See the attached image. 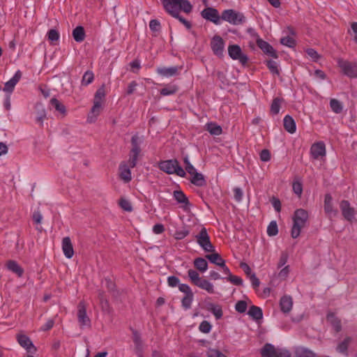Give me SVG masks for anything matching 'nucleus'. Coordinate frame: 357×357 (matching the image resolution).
Listing matches in <instances>:
<instances>
[{
	"label": "nucleus",
	"mask_w": 357,
	"mask_h": 357,
	"mask_svg": "<svg viewBox=\"0 0 357 357\" xmlns=\"http://www.w3.org/2000/svg\"><path fill=\"white\" fill-rule=\"evenodd\" d=\"M165 10L173 17L178 19L187 29H190L191 24L180 15V11L185 13L192 11V6L188 0H161Z\"/></svg>",
	"instance_id": "1"
},
{
	"label": "nucleus",
	"mask_w": 357,
	"mask_h": 357,
	"mask_svg": "<svg viewBox=\"0 0 357 357\" xmlns=\"http://www.w3.org/2000/svg\"><path fill=\"white\" fill-rule=\"evenodd\" d=\"M308 219L307 212L302 208L295 211L293 217L294 224L291 231V237L296 238L299 236L301 229L305 227Z\"/></svg>",
	"instance_id": "2"
},
{
	"label": "nucleus",
	"mask_w": 357,
	"mask_h": 357,
	"mask_svg": "<svg viewBox=\"0 0 357 357\" xmlns=\"http://www.w3.org/2000/svg\"><path fill=\"white\" fill-rule=\"evenodd\" d=\"M142 142L143 139L139 135H134L131 139L132 149L129 155V159L128 161H126L131 167H135L137 165L141 152L140 145Z\"/></svg>",
	"instance_id": "3"
},
{
	"label": "nucleus",
	"mask_w": 357,
	"mask_h": 357,
	"mask_svg": "<svg viewBox=\"0 0 357 357\" xmlns=\"http://www.w3.org/2000/svg\"><path fill=\"white\" fill-rule=\"evenodd\" d=\"M159 167L163 172L169 174H176L179 176L183 177L185 172L183 169L179 166L178 162L176 160H169L161 162L159 164Z\"/></svg>",
	"instance_id": "4"
},
{
	"label": "nucleus",
	"mask_w": 357,
	"mask_h": 357,
	"mask_svg": "<svg viewBox=\"0 0 357 357\" xmlns=\"http://www.w3.org/2000/svg\"><path fill=\"white\" fill-rule=\"evenodd\" d=\"M263 357H291L290 354L280 349H276L271 344H266L261 350Z\"/></svg>",
	"instance_id": "5"
},
{
	"label": "nucleus",
	"mask_w": 357,
	"mask_h": 357,
	"mask_svg": "<svg viewBox=\"0 0 357 357\" xmlns=\"http://www.w3.org/2000/svg\"><path fill=\"white\" fill-rule=\"evenodd\" d=\"M222 19L230 24L237 25L245 22V17L241 13L234 10H226L222 14Z\"/></svg>",
	"instance_id": "6"
},
{
	"label": "nucleus",
	"mask_w": 357,
	"mask_h": 357,
	"mask_svg": "<svg viewBox=\"0 0 357 357\" xmlns=\"http://www.w3.org/2000/svg\"><path fill=\"white\" fill-rule=\"evenodd\" d=\"M198 244L206 252H213L214 247L210 241L209 236L205 228H202L198 235L196 236Z\"/></svg>",
	"instance_id": "7"
},
{
	"label": "nucleus",
	"mask_w": 357,
	"mask_h": 357,
	"mask_svg": "<svg viewBox=\"0 0 357 357\" xmlns=\"http://www.w3.org/2000/svg\"><path fill=\"white\" fill-rule=\"evenodd\" d=\"M77 319L80 328H89L91 327V320L86 314V307L83 302H80L77 306Z\"/></svg>",
	"instance_id": "8"
},
{
	"label": "nucleus",
	"mask_w": 357,
	"mask_h": 357,
	"mask_svg": "<svg viewBox=\"0 0 357 357\" xmlns=\"http://www.w3.org/2000/svg\"><path fill=\"white\" fill-rule=\"evenodd\" d=\"M337 63L342 72L351 78L357 77V65L343 59H338Z\"/></svg>",
	"instance_id": "9"
},
{
	"label": "nucleus",
	"mask_w": 357,
	"mask_h": 357,
	"mask_svg": "<svg viewBox=\"0 0 357 357\" xmlns=\"http://www.w3.org/2000/svg\"><path fill=\"white\" fill-rule=\"evenodd\" d=\"M340 208L342 215L345 220L349 222L355 220L356 211L351 206L349 202L347 200H342L340 204Z\"/></svg>",
	"instance_id": "10"
},
{
	"label": "nucleus",
	"mask_w": 357,
	"mask_h": 357,
	"mask_svg": "<svg viewBox=\"0 0 357 357\" xmlns=\"http://www.w3.org/2000/svg\"><path fill=\"white\" fill-rule=\"evenodd\" d=\"M229 56L234 60H238L242 63H245L248 58L242 53L241 47L237 45H232L228 47Z\"/></svg>",
	"instance_id": "11"
},
{
	"label": "nucleus",
	"mask_w": 357,
	"mask_h": 357,
	"mask_svg": "<svg viewBox=\"0 0 357 357\" xmlns=\"http://www.w3.org/2000/svg\"><path fill=\"white\" fill-rule=\"evenodd\" d=\"M201 15L203 18L206 20L211 21L215 24H218L220 23V15L218 10L213 8L208 7L204 9Z\"/></svg>",
	"instance_id": "12"
},
{
	"label": "nucleus",
	"mask_w": 357,
	"mask_h": 357,
	"mask_svg": "<svg viewBox=\"0 0 357 357\" xmlns=\"http://www.w3.org/2000/svg\"><path fill=\"white\" fill-rule=\"evenodd\" d=\"M18 343L31 354L36 352V347L33 344L29 337L24 334H18L17 336Z\"/></svg>",
	"instance_id": "13"
},
{
	"label": "nucleus",
	"mask_w": 357,
	"mask_h": 357,
	"mask_svg": "<svg viewBox=\"0 0 357 357\" xmlns=\"http://www.w3.org/2000/svg\"><path fill=\"white\" fill-rule=\"evenodd\" d=\"M211 47L213 53L221 56L223 54L225 49V43L223 39L219 36H215L211 41Z\"/></svg>",
	"instance_id": "14"
},
{
	"label": "nucleus",
	"mask_w": 357,
	"mask_h": 357,
	"mask_svg": "<svg viewBox=\"0 0 357 357\" xmlns=\"http://www.w3.org/2000/svg\"><path fill=\"white\" fill-rule=\"evenodd\" d=\"M131 168L126 161L121 162L119 165V175L120 178L126 183L132 180Z\"/></svg>",
	"instance_id": "15"
},
{
	"label": "nucleus",
	"mask_w": 357,
	"mask_h": 357,
	"mask_svg": "<svg viewBox=\"0 0 357 357\" xmlns=\"http://www.w3.org/2000/svg\"><path fill=\"white\" fill-rule=\"evenodd\" d=\"M22 77V73L20 70H17L14 76L8 82L5 83L3 91L8 93L9 95L13 91L15 85L20 80Z\"/></svg>",
	"instance_id": "16"
},
{
	"label": "nucleus",
	"mask_w": 357,
	"mask_h": 357,
	"mask_svg": "<svg viewBox=\"0 0 357 357\" xmlns=\"http://www.w3.org/2000/svg\"><path fill=\"white\" fill-rule=\"evenodd\" d=\"M181 70V67L178 66L159 67L157 68L156 71L160 75L169 77L178 74Z\"/></svg>",
	"instance_id": "17"
},
{
	"label": "nucleus",
	"mask_w": 357,
	"mask_h": 357,
	"mask_svg": "<svg viewBox=\"0 0 357 357\" xmlns=\"http://www.w3.org/2000/svg\"><path fill=\"white\" fill-rule=\"evenodd\" d=\"M324 211L329 217H334L337 214V211L333 207V198L330 194L325 195Z\"/></svg>",
	"instance_id": "18"
},
{
	"label": "nucleus",
	"mask_w": 357,
	"mask_h": 357,
	"mask_svg": "<svg viewBox=\"0 0 357 357\" xmlns=\"http://www.w3.org/2000/svg\"><path fill=\"white\" fill-rule=\"evenodd\" d=\"M258 47L266 54L277 58L278 55L273 47L264 40L259 38L257 40Z\"/></svg>",
	"instance_id": "19"
},
{
	"label": "nucleus",
	"mask_w": 357,
	"mask_h": 357,
	"mask_svg": "<svg viewBox=\"0 0 357 357\" xmlns=\"http://www.w3.org/2000/svg\"><path fill=\"white\" fill-rule=\"evenodd\" d=\"M311 154L315 159L324 156L326 154L324 144L322 142L314 143L311 147Z\"/></svg>",
	"instance_id": "20"
},
{
	"label": "nucleus",
	"mask_w": 357,
	"mask_h": 357,
	"mask_svg": "<svg viewBox=\"0 0 357 357\" xmlns=\"http://www.w3.org/2000/svg\"><path fill=\"white\" fill-rule=\"evenodd\" d=\"M62 250L65 255V256L68 259H70L73 257L74 255V250L73 244L71 243L70 238L69 237H65L62 241Z\"/></svg>",
	"instance_id": "21"
},
{
	"label": "nucleus",
	"mask_w": 357,
	"mask_h": 357,
	"mask_svg": "<svg viewBox=\"0 0 357 357\" xmlns=\"http://www.w3.org/2000/svg\"><path fill=\"white\" fill-rule=\"evenodd\" d=\"M280 305L284 313L289 312L293 307V299L290 296H284L281 298Z\"/></svg>",
	"instance_id": "22"
},
{
	"label": "nucleus",
	"mask_w": 357,
	"mask_h": 357,
	"mask_svg": "<svg viewBox=\"0 0 357 357\" xmlns=\"http://www.w3.org/2000/svg\"><path fill=\"white\" fill-rule=\"evenodd\" d=\"M6 267L18 277H22L24 273V269L14 260H8L6 262Z\"/></svg>",
	"instance_id": "23"
},
{
	"label": "nucleus",
	"mask_w": 357,
	"mask_h": 357,
	"mask_svg": "<svg viewBox=\"0 0 357 357\" xmlns=\"http://www.w3.org/2000/svg\"><path fill=\"white\" fill-rule=\"evenodd\" d=\"M174 197L175 199L178 202V203L183 204V208L185 211L189 210L190 204L188 198L183 194L182 191L176 190L174 192Z\"/></svg>",
	"instance_id": "24"
},
{
	"label": "nucleus",
	"mask_w": 357,
	"mask_h": 357,
	"mask_svg": "<svg viewBox=\"0 0 357 357\" xmlns=\"http://www.w3.org/2000/svg\"><path fill=\"white\" fill-rule=\"evenodd\" d=\"M102 105L93 102V105L88 115V121L94 122L102 111Z\"/></svg>",
	"instance_id": "25"
},
{
	"label": "nucleus",
	"mask_w": 357,
	"mask_h": 357,
	"mask_svg": "<svg viewBox=\"0 0 357 357\" xmlns=\"http://www.w3.org/2000/svg\"><path fill=\"white\" fill-rule=\"evenodd\" d=\"M197 287L203 290H205L210 294H213L215 293L213 284L206 279L202 278V280L197 284Z\"/></svg>",
	"instance_id": "26"
},
{
	"label": "nucleus",
	"mask_w": 357,
	"mask_h": 357,
	"mask_svg": "<svg viewBox=\"0 0 357 357\" xmlns=\"http://www.w3.org/2000/svg\"><path fill=\"white\" fill-rule=\"evenodd\" d=\"M50 104L52 108H54L58 113L62 116L66 115V109L63 104L59 102L56 98H52L50 100Z\"/></svg>",
	"instance_id": "27"
},
{
	"label": "nucleus",
	"mask_w": 357,
	"mask_h": 357,
	"mask_svg": "<svg viewBox=\"0 0 357 357\" xmlns=\"http://www.w3.org/2000/svg\"><path fill=\"white\" fill-rule=\"evenodd\" d=\"M212 254L207 255L206 257L213 264H216L217 266H224V264L225 263V261L221 257V256L217 253L215 252V250L213 252H211Z\"/></svg>",
	"instance_id": "28"
},
{
	"label": "nucleus",
	"mask_w": 357,
	"mask_h": 357,
	"mask_svg": "<svg viewBox=\"0 0 357 357\" xmlns=\"http://www.w3.org/2000/svg\"><path fill=\"white\" fill-rule=\"evenodd\" d=\"M284 127L285 130L290 133L296 131V123L294 120L289 115L284 118Z\"/></svg>",
	"instance_id": "29"
},
{
	"label": "nucleus",
	"mask_w": 357,
	"mask_h": 357,
	"mask_svg": "<svg viewBox=\"0 0 357 357\" xmlns=\"http://www.w3.org/2000/svg\"><path fill=\"white\" fill-rule=\"evenodd\" d=\"M190 175L192 176L191 182L194 185L203 186L206 184L204 176L202 174L197 172L196 170L195 171V173L190 174Z\"/></svg>",
	"instance_id": "30"
},
{
	"label": "nucleus",
	"mask_w": 357,
	"mask_h": 357,
	"mask_svg": "<svg viewBox=\"0 0 357 357\" xmlns=\"http://www.w3.org/2000/svg\"><path fill=\"white\" fill-rule=\"evenodd\" d=\"M105 95L106 93L105 86H102L96 91L94 96L93 102L103 105Z\"/></svg>",
	"instance_id": "31"
},
{
	"label": "nucleus",
	"mask_w": 357,
	"mask_h": 357,
	"mask_svg": "<svg viewBox=\"0 0 357 357\" xmlns=\"http://www.w3.org/2000/svg\"><path fill=\"white\" fill-rule=\"evenodd\" d=\"M73 36L75 41L80 43L85 38V32L84 28L81 26H77L73 31Z\"/></svg>",
	"instance_id": "32"
},
{
	"label": "nucleus",
	"mask_w": 357,
	"mask_h": 357,
	"mask_svg": "<svg viewBox=\"0 0 357 357\" xmlns=\"http://www.w3.org/2000/svg\"><path fill=\"white\" fill-rule=\"evenodd\" d=\"M330 107L332 111L335 114L341 113L343 109L342 103L335 98H332L330 100Z\"/></svg>",
	"instance_id": "33"
},
{
	"label": "nucleus",
	"mask_w": 357,
	"mask_h": 357,
	"mask_svg": "<svg viewBox=\"0 0 357 357\" xmlns=\"http://www.w3.org/2000/svg\"><path fill=\"white\" fill-rule=\"evenodd\" d=\"M194 266L201 272H204L208 268V263L204 258H197L194 261Z\"/></svg>",
	"instance_id": "34"
},
{
	"label": "nucleus",
	"mask_w": 357,
	"mask_h": 357,
	"mask_svg": "<svg viewBox=\"0 0 357 357\" xmlns=\"http://www.w3.org/2000/svg\"><path fill=\"white\" fill-rule=\"evenodd\" d=\"M208 310L211 311L217 319H219L222 316V310L219 305H215L213 303H210L207 307Z\"/></svg>",
	"instance_id": "35"
},
{
	"label": "nucleus",
	"mask_w": 357,
	"mask_h": 357,
	"mask_svg": "<svg viewBox=\"0 0 357 357\" xmlns=\"http://www.w3.org/2000/svg\"><path fill=\"white\" fill-rule=\"evenodd\" d=\"M188 274L191 282L196 286L203 278L199 276L197 271L192 269L188 270Z\"/></svg>",
	"instance_id": "36"
},
{
	"label": "nucleus",
	"mask_w": 357,
	"mask_h": 357,
	"mask_svg": "<svg viewBox=\"0 0 357 357\" xmlns=\"http://www.w3.org/2000/svg\"><path fill=\"white\" fill-rule=\"evenodd\" d=\"M296 357H314V354L305 348H298L296 351Z\"/></svg>",
	"instance_id": "37"
},
{
	"label": "nucleus",
	"mask_w": 357,
	"mask_h": 357,
	"mask_svg": "<svg viewBox=\"0 0 357 357\" xmlns=\"http://www.w3.org/2000/svg\"><path fill=\"white\" fill-rule=\"evenodd\" d=\"M248 314L255 319H259L262 317L261 310L257 306H252L248 311Z\"/></svg>",
	"instance_id": "38"
},
{
	"label": "nucleus",
	"mask_w": 357,
	"mask_h": 357,
	"mask_svg": "<svg viewBox=\"0 0 357 357\" xmlns=\"http://www.w3.org/2000/svg\"><path fill=\"white\" fill-rule=\"evenodd\" d=\"M327 320L333 326L336 331H340V321L333 314H329L327 317Z\"/></svg>",
	"instance_id": "39"
},
{
	"label": "nucleus",
	"mask_w": 357,
	"mask_h": 357,
	"mask_svg": "<svg viewBox=\"0 0 357 357\" xmlns=\"http://www.w3.org/2000/svg\"><path fill=\"white\" fill-rule=\"evenodd\" d=\"M132 335H133L132 338H133V341L135 342L136 349L138 351L142 350L143 342H142L140 334L137 331H134L132 333Z\"/></svg>",
	"instance_id": "40"
},
{
	"label": "nucleus",
	"mask_w": 357,
	"mask_h": 357,
	"mask_svg": "<svg viewBox=\"0 0 357 357\" xmlns=\"http://www.w3.org/2000/svg\"><path fill=\"white\" fill-rule=\"evenodd\" d=\"M292 188L294 192L298 197H301L303 192L302 183L298 178H296L293 182Z\"/></svg>",
	"instance_id": "41"
},
{
	"label": "nucleus",
	"mask_w": 357,
	"mask_h": 357,
	"mask_svg": "<svg viewBox=\"0 0 357 357\" xmlns=\"http://www.w3.org/2000/svg\"><path fill=\"white\" fill-rule=\"evenodd\" d=\"M206 130L210 134H221L222 128L220 126L214 123H210L206 124Z\"/></svg>",
	"instance_id": "42"
},
{
	"label": "nucleus",
	"mask_w": 357,
	"mask_h": 357,
	"mask_svg": "<svg viewBox=\"0 0 357 357\" xmlns=\"http://www.w3.org/2000/svg\"><path fill=\"white\" fill-rule=\"evenodd\" d=\"M281 102H282V100L278 98H275L273 99V102L271 106V112L273 114H277L279 113Z\"/></svg>",
	"instance_id": "43"
},
{
	"label": "nucleus",
	"mask_w": 357,
	"mask_h": 357,
	"mask_svg": "<svg viewBox=\"0 0 357 357\" xmlns=\"http://www.w3.org/2000/svg\"><path fill=\"white\" fill-rule=\"evenodd\" d=\"M280 43L283 45L287 46L289 47H293L296 44L295 40L292 36H287L282 37L280 39Z\"/></svg>",
	"instance_id": "44"
},
{
	"label": "nucleus",
	"mask_w": 357,
	"mask_h": 357,
	"mask_svg": "<svg viewBox=\"0 0 357 357\" xmlns=\"http://www.w3.org/2000/svg\"><path fill=\"white\" fill-rule=\"evenodd\" d=\"M177 90L178 87L176 85H169L161 89L160 94L162 96H169L175 93Z\"/></svg>",
	"instance_id": "45"
},
{
	"label": "nucleus",
	"mask_w": 357,
	"mask_h": 357,
	"mask_svg": "<svg viewBox=\"0 0 357 357\" xmlns=\"http://www.w3.org/2000/svg\"><path fill=\"white\" fill-rule=\"evenodd\" d=\"M93 73L91 71H86L82 77V84L83 85L86 86L91 84L93 82Z\"/></svg>",
	"instance_id": "46"
},
{
	"label": "nucleus",
	"mask_w": 357,
	"mask_h": 357,
	"mask_svg": "<svg viewBox=\"0 0 357 357\" xmlns=\"http://www.w3.org/2000/svg\"><path fill=\"white\" fill-rule=\"evenodd\" d=\"M59 33L56 29H50L47 33L48 40L52 43L54 44V42H56L59 39Z\"/></svg>",
	"instance_id": "47"
},
{
	"label": "nucleus",
	"mask_w": 357,
	"mask_h": 357,
	"mask_svg": "<svg viewBox=\"0 0 357 357\" xmlns=\"http://www.w3.org/2000/svg\"><path fill=\"white\" fill-rule=\"evenodd\" d=\"M278 232V225L275 221H272L267 228V234L270 236H275Z\"/></svg>",
	"instance_id": "48"
},
{
	"label": "nucleus",
	"mask_w": 357,
	"mask_h": 357,
	"mask_svg": "<svg viewBox=\"0 0 357 357\" xmlns=\"http://www.w3.org/2000/svg\"><path fill=\"white\" fill-rule=\"evenodd\" d=\"M119 205L126 211L130 212L132 211L131 203L125 198H121L119 200Z\"/></svg>",
	"instance_id": "49"
},
{
	"label": "nucleus",
	"mask_w": 357,
	"mask_h": 357,
	"mask_svg": "<svg viewBox=\"0 0 357 357\" xmlns=\"http://www.w3.org/2000/svg\"><path fill=\"white\" fill-rule=\"evenodd\" d=\"M267 67L270 71L274 75H279L280 72L278 68V64L275 61L269 60L267 61Z\"/></svg>",
	"instance_id": "50"
},
{
	"label": "nucleus",
	"mask_w": 357,
	"mask_h": 357,
	"mask_svg": "<svg viewBox=\"0 0 357 357\" xmlns=\"http://www.w3.org/2000/svg\"><path fill=\"white\" fill-rule=\"evenodd\" d=\"M212 326L207 321H203L199 327V329L201 332L204 333H208L211 330Z\"/></svg>",
	"instance_id": "51"
},
{
	"label": "nucleus",
	"mask_w": 357,
	"mask_h": 357,
	"mask_svg": "<svg viewBox=\"0 0 357 357\" xmlns=\"http://www.w3.org/2000/svg\"><path fill=\"white\" fill-rule=\"evenodd\" d=\"M189 233L190 231L188 229H183L181 231H176L174 234V237L176 240H181L186 237L189 234Z\"/></svg>",
	"instance_id": "52"
},
{
	"label": "nucleus",
	"mask_w": 357,
	"mask_h": 357,
	"mask_svg": "<svg viewBox=\"0 0 357 357\" xmlns=\"http://www.w3.org/2000/svg\"><path fill=\"white\" fill-rule=\"evenodd\" d=\"M193 298V294L185 295L182 299V305L185 308H189L191 305Z\"/></svg>",
	"instance_id": "53"
},
{
	"label": "nucleus",
	"mask_w": 357,
	"mask_h": 357,
	"mask_svg": "<svg viewBox=\"0 0 357 357\" xmlns=\"http://www.w3.org/2000/svg\"><path fill=\"white\" fill-rule=\"evenodd\" d=\"M235 309L238 312H244L247 309V303L244 301H239L236 303Z\"/></svg>",
	"instance_id": "54"
},
{
	"label": "nucleus",
	"mask_w": 357,
	"mask_h": 357,
	"mask_svg": "<svg viewBox=\"0 0 357 357\" xmlns=\"http://www.w3.org/2000/svg\"><path fill=\"white\" fill-rule=\"evenodd\" d=\"M350 342V338H346L342 342L339 344L337 350L340 353H344L347 351L348 344Z\"/></svg>",
	"instance_id": "55"
},
{
	"label": "nucleus",
	"mask_w": 357,
	"mask_h": 357,
	"mask_svg": "<svg viewBox=\"0 0 357 357\" xmlns=\"http://www.w3.org/2000/svg\"><path fill=\"white\" fill-rule=\"evenodd\" d=\"M260 159L263 162H268L271 160V153L268 150L264 149L260 153Z\"/></svg>",
	"instance_id": "56"
},
{
	"label": "nucleus",
	"mask_w": 357,
	"mask_h": 357,
	"mask_svg": "<svg viewBox=\"0 0 357 357\" xmlns=\"http://www.w3.org/2000/svg\"><path fill=\"white\" fill-rule=\"evenodd\" d=\"M243 190L240 188H235L234 189V199L237 201V202H241L242 200V198H243Z\"/></svg>",
	"instance_id": "57"
},
{
	"label": "nucleus",
	"mask_w": 357,
	"mask_h": 357,
	"mask_svg": "<svg viewBox=\"0 0 357 357\" xmlns=\"http://www.w3.org/2000/svg\"><path fill=\"white\" fill-rule=\"evenodd\" d=\"M306 53L314 61H317L319 58V54L313 49H307Z\"/></svg>",
	"instance_id": "58"
},
{
	"label": "nucleus",
	"mask_w": 357,
	"mask_h": 357,
	"mask_svg": "<svg viewBox=\"0 0 357 357\" xmlns=\"http://www.w3.org/2000/svg\"><path fill=\"white\" fill-rule=\"evenodd\" d=\"M149 27L153 31H158L160 28V24L156 20H151L149 22Z\"/></svg>",
	"instance_id": "59"
},
{
	"label": "nucleus",
	"mask_w": 357,
	"mask_h": 357,
	"mask_svg": "<svg viewBox=\"0 0 357 357\" xmlns=\"http://www.w3.org/2000/svg\"><path fill=\"white\" fill-rule=\"evenodd\" d=\"M184 162L185 164V169L190 174L195 173L196 170L193 165L189 162L187 157L184 158Z\"/></svg>",
	"instance_id": "60"
},
{
	"label": "nucleus",
	"mask_w": 357,
	"mask_h": 357,
	"mask_svg": "<svg viewBox=\"0 0 357 357\" xmlns=\"http://www.w3.org/2000/svg\"><path fill=\"white\" fill-rule=\"evenodd\" d=\"M228 280L236 285H241L243 284L241 278L233 275H230L228 277Z\"/></svg>",
	"instance_id": "61"
},
{
	"label": "nucleus",
	"mask_w": 357,
	"mask_h": 357,
	"mask_svg": "<svg viewBox=\"0 0 357 357\" xmlns=\"http://www.w3.org/2000/svg\"><path fill=\"white\" fill-rule=\"evenodd\" d=\"M208 357H226L222 353L215 349H210L208 351Z\"/></svg>",
	"instance_id": "62"
},
{
	"label": "nucleus",
	"mask_w": 357,
	"mask_h": 357,
	"mask_svg": "<svg viewBox=\"0 0 357 357\" xmlns=\"http://www.w3.org/2000/svg\"><path fill=\"white\" fill-rule=\"evenodd\" d=\"M32 218L35 223L40 224L42 222L43 215L39 211H35Z\"/></svg>",
	"instance_id": "63"
},
{
	"label": "nucleus",
	"mask_w": 357,
	"mask_h": 357,
	"mask_svg": "<svg viewBox=\"0 0 357 357\" xmlns=\"http://www.w3.org/2000/svg\"><path fill=\"white\" fill-rule=\"evenodd\" d=\"M167 282H168V284L172 287H176L179 284V280L176 277H174V276L169 277Z\"/></svg>",
	"instance_id": "64"
}]
</instances>
